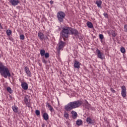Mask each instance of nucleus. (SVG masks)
Instances as JSON below:
<instances>
[{
	"label": "nucleus",
	"mask_w": 127,
	"mask_h": 127,
	"mask_svg": "<svg viewBox=\"0 0 127 127\" xmlns=\"http://www.w3.org/2000/svg\"><path fill=\"white\" fill-rule=\"evenodd\" d=\"M0 73L1 74V76H3V77L5 78H7V77H10V76H11L8 68L4 66L1 62H0Z\"/></svg>",
	"instance_id": "nucleus-2"
},
{
	"label": "nucleus",
	"mask_w": 127,
	"mask_h": 127,
	"mask_svg": "<svg viewBox=\"0 0 127 127\" xmlns=\"http://www.w3.org/2000/svg\"><path fill=\"white\" fill-rule=\"evenodd\" d=\"M54 2V1H52V0H51L50 1V3H51V4H53Z\"/></svg>",
	"instance_id": "nucleus-36"
},
{
	"label": "nucleus",
	"mask_w": 127,
	"mask_h": 127,
	"mask_svg": "<svg viewBox=\"0 0 127 127\" xmlns=\"http://www.w3.org/2000/svg\"><path fill=\"white\" fill-rule=\"evenodd\" d=\"M40 53L41 54V56H44V55H45V50L42 49L40 50Z\"/></svg>",
	"instance_id": "nucleus-21"
},
{
	"label": "nucleus",
	"mask_w": 127,
	"mask_h": 127,
	"mask_svg": "<svg viewBox=\"0 0 127 127\" xmlns=\"http://www.w3.org/2000/svg\"><path fill=\"white\" fill-rule=\"evenodd\" d=\"M96 4H97L98 7H100V8H102V1L101 0L96 1Z\"/></svg>",
	"instance_id": "nucleus-16"
},
{
	"label": "nucleus",
	"mask_w": 127,
	"mask_h": 127,
	"mask_svg": "<svg viewBox=\"0 0 127 127\" xmlns=\"http://www.w3.org/2000/svg\"><path fill=\"white\" fill-rule=\"evenodd\" d=\"M103 15H104V16H105V17H106V18H108V17H109V15H108V13H103Z\"/></svg>",
	"instance_id": "nucleus-34"
},
{
	"label": "nucleus",
	"mask_w": 127,
	"mask_h": 127,
	"mask_svg": "<svg viewBox=\"0 0 127 127\" xmlns=\"http://www.w3.org/2000/svg\"><path fill=\"white\" fill-rule=\"evenodd\" d=\"M43 118H44L45 121H47L49 119V116L47 113H44L43 115Z\"/></svg>",
	"instance_id": "nucleus-18"
},
{
	"label": "nucleus",
	"mask_w": 127,
	"mask_h": 127,
	"mask_svg": "<svg viewBox=\"0 0 127 127\" xmlns=\"http://www.w3.org/2000/svg\"><path fill=\"white\" fill-rule=\"evenodd\" d=\"M21 86L24 90H28V84L25 82H22Z\"/></svg>",
	"instance_id": "nucleus-9"
},
{
	"label": "nucleus",
	"mask_w": 127,
	"mask_h": 127,
	"mask_svg": "<svg viewBox=\"0 0 127 127\" xmlns=\"http://www.w3.org/2000/svg\"><path fill=\"white\" fill-rule=\"evenodd\" d=\"M25 38V37L24 36V35H20V39H21V40H24V39Z\"/></svg>",
	"instance_id": "nucleus-28"
},
{
	"label": "nucleus",
	"mask_w": 127,
	"mask_h": 127,
	"mask_svg": "<svg viewBox=\"0 0 127 127\" xmlns=\"http://www.w3.org/2000/svg\"><path fill=\"white\" fill-rule=\"evenodd\" d=\"M65 16H66V14L62 11H60L57 13L58 19L60 22H63L64 21Z\"/></svg>",
	"instance_id": "nucleus-4"
},
{
	"label": "nucleus",
	"mask_w": 127,
	"mask_h": 127,
	"mask_svg": "<svg viewBox=\"0 0 127 127\" xmlns=\"http://www.w3.org/2000/svg\"><path fill=\"white\" fill-rule=\"evenodd\" d=\"M0 28H2V26H1V24L0 23Z\"/></svg>",
	"instance_id": "nucleus-40"
},
{
	"label": "nucleus",
	"mask_w": 127,
	"mask_h": 127,
	"mask_svg": "<svg viewBox=\"0 0 127 127\" xmlns=\"http://www.w3.org/2000/svg\"><path fill=\"white\" fill-rule=\"evenodd\" d=\"M85 102H86V104H89V102H88L87 101V100H85Z\"/></svg>",
	"instance_id": "nucleus-41"
},
{
	"label": "nucleus",
	"mask_w": 127,
	"mask_h": 127,
	"mask_svg": "<svg viewBox=\"0 0 127 127\" xmlns=\"http://www.w3.org/2000/svg\"><path fill=\"white\" fill-rule=\"evenodd\" d=\"M9 2L11 3L12 5L15 6V5H17L19 3V1L18 0H10Z\"/></svg>",
	"instance_id": "nucleus-10"
},
{
	"label": "nucleus",
	"mask_w": 127,
	"mask_h": 127,
	"mask_svg": "<svg viewBox=\"0 0 127 127\" xmlns=\"http://www.w3.org/2000/svg\"><path fill=\"white\" fill-rule=\"evenodd\" d=\"M86 25L87 26H88V27H89V28H93V27H94V25H93V23H92V22L90 21H88L87 22Z\"/></svg>",
	"instance_id": "nucleus-17"
},
{
	"label": "nucleus",
	"mask_w": 127,
	"mask_h": 127,
	"mask_svg": "<svg viewBox=\"0 0 127 127\" xmlns=\"http://www.w3.org/2000/svg\"><path fill=\"white\" fill-rule=\"evenodd\" d=\"M86 123H88V125H92V124L95 123V120H92L90 117H87L86 118Z\"/></svg>",
	"instance_id": "nucleus-11"
},
{
	"label": "nucleus",
	"mask_w": 127,
	"mask_h": 127,
	"mask_svg": "<svg viewBox=\"0 0 127 127\" xmlns=\"http://www.w3.org/2000/svg\"><path fill=\"white\" fill-rule=\"evenodd\" d=\"M43 62H44V63H46V61L45 59H44L43 61Z\"/></svg>",
	"instance_id": "nucleus-38"
},
{
	"label": "nucleus",
	"mask_w": 127,
	"mask_h": 127,
	"mask_svg": "<svg viewBox=\"0 0 127 127\" xmlns=\"http://www.w3.org/2000/svg\"><path fill=\"white\" fill-rule=\"evenodd\" d=\"M58 45H59V47L58 48V53H60V51L63 50V48H64L65 45V42L62 41H60Z\"/></svg>",
	"instance_id": "nucleus-5"
},
{
	"label": "nucleus",
	"mask_w": 127,
	"mask_h": 127,
	"mask_svg": "<svg viewBox=\"0 0 127 127\" xmlns=\"http://www.w3.org/2000/svg\"><path fill=\"white\" fill-rule=\"evenodd\" d=\"M38 36L41 41L44 40V34L42 32H39L38 33Z\"/></svg>",
	"instance_id": "nucleus-13"
},
{
	"label": "nucleus",
	"mask_w": 127,
	"mask_h": 127,
	"mask_svg": "<svg viewBox=\"0 0 127 127\" xmlns=\"http://www.w3.org/2000/svg\"><path fill=\"white\" fill-rule=\"evenodd\" d=\"M121 95L123 97L126 98L127 97V91H121Z\"/></svg>",
	"instance_id": "nucleus-23"
},
{
	"label": "nucleus",
	"mask_w": 127,
	"mask_h": 127,
	"mask_svg": "<svg viewBox=\"0 0 127 127\" xmlns=\"http://www.w3.org/2000/svg\"><path fill=\"white\" fill-rule=\"evenodd\" d=\"M69 32L70 27H65L63 28V30L61 32V35H62L64 41L65 40V38H68Z\"/></svg>",
	"instance_id": "nucleus-3"
},
{
	"label": "nucleus",
	"mask_w": 127,
	"mask_h": 127,
	"mask_svg": "<svg viewBox=\"0 0 127 127\" xmlns=\"http://www.w3.org/2000/svg\"><path fill=\"white\" fill-rule=\"evenodd\" d=\"M47 105L48 108H50V111L51 112H53V111H54L53 107H52V106H51L49 103H47Z\"/></svg>",
	"instance_id": "nucleus-24"
},
{
	"label": "nucleus",
	"mask_w": 127,
	"mask_h": 127,
	"mask_svg": "<svg viewBox=\"0 0 127 127\" xmlns=\"http://www.w3.org/2000/svg\"><path fill=\"white\" fill-rule=\"evenodd\" d=\"M122 91L121 92H127V88L125 85H123L121 87Z\"/></svg>",
	"instance_id": "nucleus-25"
},
{
	"label": "nucleus",
	"mask_w": 127,
	"mask_h": 127,
	"mask_svg": "<svg viewBox=\"0 0 127 127\" xmlns=\"http://www.w3.org/2000/svg\"><path fill=\"white\" fill-rule=\"evenodd\" d=\"M69 32H71V34L72 35H74L76 37L79 35V32H78V30L72 29L70 27H69Z\"/></svg>",
	"instance_id": "nucleus-6"
},
{
	"label": "nucleus",
	"mask_w": 127,
	"mask_h": 127,
	"mask_svg": "<svg viewBox=\"0 0 127 127\" xmlns=\"http://www.w3.org/2000/svg\"><path fill=\"white\" fill-rule=\"evenodd\" d=\"M7 91L10 93V94H11L12 93V91H11V88L10 87H7L6 89Z\"/></svg>",
	"instance_id": "nucleus-29"
},
{
	"label": "nucleus",
	"mask_w": 127,
	"mask_h": 127,
	"mask_svg": "<svg viewBox=\"0 0 127 127\" xmlns=\"http://www.w3.org/2000/svg\"><path fill=\"white\" fill-rule=\"evenodd\" d=\"M12 33L11 30H6V34L8 35V36H9Z\"/></svg>",
	"instance_id": "nucleus-26"
},
{
	"label": "nucleus",
	"mask_w": 127,
	"mask_h": 127,
	"mask_svg": "<svg viewBox=\"0 0 127 127\" xmlns=\"http://www.w3.org/2000/svg\"><path fill=\"white\" fill-rule=\"evenodd\" d=\"M124 31L127 32V24L124 25Z\"/></svg>",
	"instance_id": "nucleus-32"
},
{
	"label": "nucleus",
	"mask_w": 127,
	"mask_h": 127,
	"mask_svg": "<svg viewBox=\"0 0 127 127\" xmlns=\"http://www.w3.org/2000/svg\"><path fill=\"white\" fill-rule=\"evenodd\" d=\"M96 53L97 54V56L99 59H101L102 60L104 59V58L103 57L104 54L101 52V51L98 49H97L96 50Z\"/></svg>",
	"instance_id": "nucleus-7"
},
{
	"label": "nucleus",
	"mask_w": 127,
	"mask_h": 127,
	"mask_svg": "<svg viewBox=\"0 0 127 127\" xmlns=\"http://www.w3.org/2000/svg\"><path fill=\"white\" fill-rule=\"evenodd\" d=\"M12 109L14 112V113H18V107H16V106L14 105L12 106Z\"/></svg>",
	"instance_id": "nucleus-19"
},
{
	"label": "nucleus",
	"mask_w": 127,
	"mask_h": 127,
	"mask_svg": "<svg viewBox=\"0 0 127 127\" xmlns=\"http://www.w3.org/2000/svg\"><path fill=\"white\" fill-rule=\"evenodd\" d=\"M44 56H45V58H49V56H50L49 53H45L44 55Z\"/></svg>",
	"instance_id": "nucleus-31"
},
{
	"label": "nucleus",
	"mask_w": 127,
	"mask_h": 127,
	"mask_svg": "<svg viewBox=\"0 0 127 127\" xmlns=\"http://www.w3.org/2000/svg\"><path fill=\"white\" fill-rule=\"evenodd\" d=\"M99 38L102 40V39H104V35L103 34H99Z\"/></svg>",
	"instance_id": "nucleus-33"
},
{
	"label": "nucleus",
	"mask_w": 127,
	"mask_h": 127,
	"mask_svg": "<svg viewBox=\"0 0 127 127\" xmlns=\"http://www.w3.org/2000/svg\"><path fill=\"white\" fill-rule=\"evenodd\" d=\"M24 102L25 103L26 106L28 107H29L30 106V100H28V98H27L26 97H25L24 99Z\"/></svg>",
	"instance_id": "nucleus-15"
},
{
	"label": "nucleus",
	"mask_w": 127,
	"mask_h": 127,
	"mask_svg": "<svg viewBox=\"0 0 127 127\" xmlns=\"http://www.w3.org/2000/svg\"><path fill=\"white\" fill-rule=\"evenodd\" d=\"M112 36H113V37H116V33H114L112 34Z\"/></svg>",
	"instance_id": "nucleus-37"
},
{
	"label": "nucleus",
	"mask_w": 127,
	"mask_h": 127,
	"mask_svg": "<svg viewBox=\"0 0 127 127\" xmlns=\"http://www.w3.org/2000/svg\"><path fill=\"white\" fill-rule=\"evenodd\" d=\"M110 90L112 92V93H116V90H115V89H113V88H111L110 89Z\"/></svg>",
	"instance_id": "nucleus-35"
},
{
	"label": "nucleus",
	"mask_w": 127,
	"mask_h": 127,
	"mask_svg": "<svg viewBox=\"0 0 127 127\" xmlns=\"http://www.w3.org/2000/svg\"><path fill=\"white\" fill-rule=\"evenodd\" d=\"M35 114L36 116H40V111H39L38 110H37L35 111Z\"/></svg>",
	"instance_id": "nucleus-30"
},
{
	"label": "nucleus",
	"mask_w": 127,
	"mask_h": 127,
	"mask_svg": "<svg viewBox=\"0 0 127 127\" xmlns=\"http://www.w3.org/2000/svg\"><path fill=\"white\" fill-rule=\"evenodd\" d=\"M64 118H65L66 120H68V119H69V113H68V112H64Z\"/></svg>",
	"instance_id": "nucleus-22"
},
{
	"label": "nucleus",
	"mask_w": 127,
	"mask_h": 127,
	"mask_svg": "<svg viewBox=\"0 0 127 127\" xmlns=\"http://www.w3.org/2000/svg\"><path fill=\"white\" fill-rule=\"evenodd\" d=\"M83 104V101L81 100H77L69 103L67 105L64 106V109L66 112H70L73 109L79 108L81 105Z\"/></svg>",
	"instance_id": "nucleus-1"
},
{
	"label": "nucleus",
	"mask_w": 127,
	"mask_h": 127,
	"mask_svg": "<svg viewBox=\"0 0 127 127\" xmlns=\"http://www.w3.org/2000/svg\"><path fill=\"white\" fill-rule=\"evenodd\" d=\"M24 70L28 77H31L32 76V75L31 74V72H30V70H29V68H28V67L25 66L24 68Z\"/></svg>",
	"instance_id": "nucleus-8"
},
{
	"label": "nucleus",
	"mask_w": 127,
	"mask_h": 127,
	"mask_svg": "<svg viewBox=\"0 0 127 127\" xmlns=\"http://www.w3.org/2000/svg\"><path fill=\"white\" fill-rule=\"evenodd\" d=\"M45 127V125L44 124L42 125V127Z\"/></svg>",
	"instance_id": "nucleus-39"
},
{
	"label": "nucleus",
	"mask_w": 127,
	"mask_h": 127,
	"mask_svg": "<svg viewBox=\"0 0 127 127\" xmlns=\"http://www.w3.org/2000/svg\"><path fill=\"white\" fill-rule=\"evenodd\" d=\"M1 57L0 55V58H1Z\"/></svg>",
	"instance_id": "nucleus-43"
},
{
	"label": "nucleus",
	"mask_w": 127,
	"mask_h": 127,
	"mask_svg": "<svg viewBox=\"0 0 127 127\" xmlns=\"http://www.w3.org/2000/svg\"><path fill=\"white\" fill-rule=\"evenodd\" d=\"M71 114L72 119H73L74 120L77 119V117H78V114H77V112L74 111H72L71 112Z\"/></svg>",
	"instance_id": "nucleus-12"
},
{
	"label": "nucleus",
	"mask_w": 127,
	"mask_h": 127,
	"mask_svg": "<svg viewBox=\"0 0 127 127\" xmlns=\"http://www.w3.org/2000/svg\"><path fill=\"white\" fill-rule=\"evenodd\" d=\"M107 32H108V34H110V31H108Z\"/></svg>",
	"instance_id": "nucleus-42"
},
{
	"label": "nucleus",
	"mask_w": 127,
	"mask_h": 127,
	"mask_svg": "<svg viewBox=\"0 0 127 127\" xmlns=\"http://www.w3.org/2000/svg\"><path fill=\"white\" fill-rule=\"evenodd\" d=\"M82 124H83V121H82V120H78L76 121V125H77V126H81Z\"/></svg>",
	"instance_id": "nucleus-20"
},
{
	"label": "nucleus",
	"mask_w": 127,
	"mask_h": 127,
	"mask_svg": "<svg viewBox=\"0 0 127 127\" xmlns=\"http://www.w3.org/2000/svg\"><path fill=\"white\" fill-rule=\"evenodd\" d=\"M74 68L79 69L80 68V63L77 60H75L73 64Z\"/></svg>",
	"instance_id": "nucleus-14"
},
{
	"label": "nucleus",
	"mask_w": 127,
	"mask_h": 127,
	"mask_svg": "<svg viewBox=\"0 0 127 127\" xmlns=\"http://www.w3.org/2000/svg\"><path fill=\"white\" fill-rule=\"evenodd\" d=\"M120 51L122 53H126V49H125L124 47L121 48Z\"/></svg>",
	"instance_id": "nucleus-27"
}]
</instances>
